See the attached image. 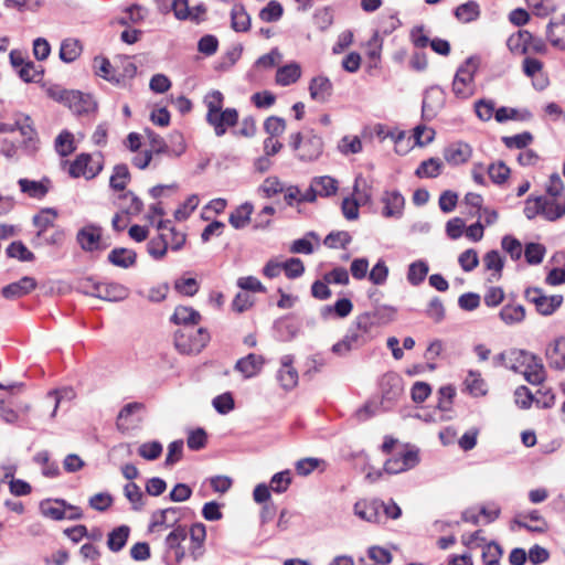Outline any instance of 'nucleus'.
I'll return each mask as SVG.
<instances>
[{"label": "nucleus", "instance_id": "obj_52", "mask_svg": "<svg viewBox=\"0 0 565 565\" xmlns=\"http://www.w3.org/2000/svg\"><path fill=\"white\" fill-rule=\"evenodd\" d=\"M284 192V185L277 177H268L258 188V193L269 199L278 193Z\"/></svg>", "mask_w": 565, "mask_h": 565}, {"label": "nucleus", "instance_id": "obj_12", "mask_svg": "<svg viewBox=\"0 0 565 565\" xmlns=\"http://www.w3.org/2000/svg\"><path fill=\"white\" fill-rule=\"evenodd\" d=\"M445 93L438 86L429 87L424 95L422 105V116L425 120L434 119L445 105Z\"/></svg>", "mask_w": 565, "mask_h": 565}, {"label": "nucleus", "instance_id": "obj_10", "mask_svg": "<svg viewBox=\"0 0 565 565\" xmlns=\"http://www.w3.org/2000/svg\"><path fill=\"white\" fill-rule=\"evenodd\" d=\"M382 404L391 407L403 393V381L396 373H386L380 380Z\"/></svg>", "mask_w": 565, "mask_h": 565}, {"label": "nucleus", "instance_id": "obj_16", "mask_svg": "<svg viewBox=\"0 0 565 565\" xmlns=\"http://www.w3.org/2000/svg\"><path fill=\"white\" fill-rule=\"evenodd\" d=\"M14 130L18 129L23 138V145L29 151H35L38 147V132L33 126V121L28 115H19L13 125Z\"/></svg>", "mask_w": 565, "mask_h": 565}, {"label": "nucleus", "instance_id": "obj_9", "mask_svg": "<svg viewBox=\"0 0 565 565\" xmlns=\"http://www.w3.org/2000/svg\"><path fill=\"white\" fill-rule=\"evenodd\" d=\"M525 298L533 302L536 310L543 316L552 315L563 302V296H545L540 288H529L525 290Z\"/></svg>", "mask_w": 565, "mask_h": 565}, {"label": "nucleus", "instance_id": "obj_39", "mask_svg": "<svg viewBox=\"0 0 565 565\" xmlns=\"http://www.w3.org/2000/svg\"><path fill=\"white\" fill-rule=\"evenodd\" d=\"M129 181L130 172L127 164L120 163L115 166L109 180L110 188L115 191H122Z\"/></svg>", "mask_w": 565, "mask_h": 565}, {"label": "nucleus", "instance_id": "obj_45", "mask_svg": "<svg viewBox=\"0 0 565 565\" xmlns=\"http://www.w3.org/2000/svg\"><path fill=\"white\" fill-rule=\"evenodd\" d=\"M82 52L79 42L75 39H66L62 42L60 49V57L65 63L74 62Z\"/></svg>", "mask_w": 565, "mask_h": 565}, {"label": "nucleus", "instance_id": "obj_18", "mask_svg": "<svg viewBox=\"0 0 565 565\" xmlns=\"http://www.w3.org/2000/svg\"><path fill=\"white\" fill-rule=\"evenodd\" d=\"M545 358L551 369L565 370V337H559L547 345Z\"/></svg>", "mask_w": 565, "mask_h": 565}, {"label": "nucleus", "instance_id": "obj_14", "mask_svg": "<svg viewBox=\"0 0 565 565\" xmlns=\"http://www.w3.org/2000/svg\"><path fill=\"white\" fill-rule=\"evenodd\" d=\"M355 329H351L350 332L353 337H356L358 342L361 345L366 344L369 341L376 337L377 329L380 328L373 320V317L369 312L361 313L356 317L354 322Z\"/></svg>", "mask_w": 565, "mask_h": 565}, {"label": "nucleus", "instance_id": "obj_17", "mask_svg": "<svg viewBox=\"0 0 565 565\" xmlns=\"http://www.w3.org/2000/svg\"><path fill=\"white\" fill-rule=\"evenodd\" d=\"M382 507L384 502L380 500H362L354 504V513L361 520L371 523H380L382 521Z\"/></svg>", "mask_w": 565, "mask_h": 565}, {"label": "nucleus", "instance_id": "obj_27", "mask_svg": "<svg viewBox=\"0 0 565 565\" xmlns=\"http://www.w3.org/2000/svg\"><path fill=\"white\" fill-rule=\"evenodd\" d=\"M137 254L132 249L118 247L108 254V262L114 266L129 268L136 264Z\"/></svg>", "mask_w": 565, "mask_h": 565}, {"label": "nucleus", "instance_id": "obj_53", "mask_svg": "<svg viewBox=\"0 0 565 565\" xmlns=\"http://www.w3.org/2000/svg\"><path fill=\"white\" fill-rule=\"evenodd\" d=\"M475 111L481 121H489L495 114V104L491 99H478L475 103Z\"/></svg>", "mask_w": 565, "mask_h": 565}, {"label": "nucleus", "instance_id": "obj_37", "mask_svg": "<svg viewBox=\"0 0 565 565\" xmlns=\"http://www.w3.org/2000/svg\"><path fill=\"white\" fill-rule=\"evenodd\" d=\"M465 385L469 393L475 397L484 396L488 392V385L486 381L481 377V374L476 371H469Z\"/></svg>", "mask_w": 565, "mask_h": 565}, {"label": "nucleus", "instance_id": "obj_38", "mask_svg": "<svg viewBox=\"0 0 565 565\" xmlns=\"http://www.w3.org/2000/svg\"><path fill=\"white\" fill-rule=\"evenodd\" d=\"M169 248V239L166 233H160L158 236L151 238L147 245L149 255L156 259H162Z\"/></svg>", "mask_w": 565, "mask_h": 565}, {"label": "nucleus", "instance_id": "obj_42", "mask_svg": "<svg viewBox=\"0 0 565 565\" xmlns=\"http://www.w3.org/2000/svg\"><path fill=\"white\" fill-rule=\"evenodd\" d=\"M443 162L438 158H429L423 161L416 169L418 178H436L441 173Z\"/></svg>", "mask_w": 565, "mask_h": 565}, {"label": "nucleus", "instance_id": "obj_6", "mask_svg": "<svg viewBox=\"0 0 565 565\" xmlns=\"http://www.w3.org/2000/svg\"><path fill=\"white\" fill-rule=\"evenodd\" d=\"M418 463V449L404 447L385 461L384 471L397 475L415 468Z\"/></svg>", "mask_w": 565, "mask_h": 565}, {"label": "nucleus", "instance_id": "obj_47", "mask_svg": "<svg viewBox=\"0 0 565 565\" xmlns=\"http://www.w3.org/2000/svg\"><path fill=\"white\" fill-rule=\"evenodd\" d=\"M120 206L126 214L137 215L141 212L143 203L142 201L134 193L126 192L119 196Z\"/></svg>", "mask_w": 565, "mask_h": 565}, {"label": "nucleus", "instance_id": "obj_54", "mask_svg": "<svg viewBox=\"0 0 565 565\" xmlns=\"http://www.w3.org/2000/svg\"><path fill=\"white\" fill-rule=\"evenodd\" d=\"M7 254L9 257L18 258L21 262H32L34 259V254L20 241L11 243L7 248Z\"/></svg>", "mask_w": 565, "mask_h": 565}, {"label": "nucleus", "instance_id": "obj_15", "mask_svg": "<svg viewBox=\"0 0 565 565\" xmlns=\"http://www.w3.org/2000/svg\"><path fill=\"white\" fill-rule=\"evenodd\" d=\"M384 207L382 215L387 218H401L403 215L405 199L396 190L385 191L381 198Z\"/></svg>", "mask_w": 565, "mask_h": 565}, {"label": "nucleus", "instance_id": "obj_25", "mask_svg": "<svg viewBox=\"0 0 565 565\" xmlns=\"http://www.w3.org/2000/svg\"><path fill=\"white\" fill-rule=\"evenodd\" d=\"M190 552L194 559L203 555V545L206 539V527L203 523H194L190 527Z\"/></svg>", "mask_w": 565, "mask_h": 565}, {"label": "nucleus", "instance_id": "obj_50", "mask_svg": "<svg viewBox=\"0 0 565 565\" xmlns=\"http://www.w3.org/2000/svg\"><path fill=\"white\" fill-rule=\"evenodd\" d=\"M55 150L62 157L71 154L75 150L73 134L63 130L55 139Z\"/></svg>", "mask_w": 565, "mask_h": 565}, {"label": "nucleus", "instance_id": "obj_36", "mask_svg": "<svg viewBox=\"0 0 565 565\" xmlns=\"http://www.w3.org/2000/svg\"><path fill=\"white\" fill-rule=\"evenodd\" d=\"M531 40V33L525 30H520L509 36L507 45L514 54H527V45Z\"/></svg>", "mask_w": 565, "mask_h": 565}, {"label": "nucleus", "instance_id": "obj_29", "mask_svg": "<svg viewBox=\"0 0 565 565\" xmlns=\"http://www.w3.org/2000/svg\"><path fill=\"white\" fill-rule=\"evenodd\" d=\"M171 320L175 324L195 326L201 320V315L191 307L178 306L174 309Z\"/></svg>", "mask_w": 565, "mask_h": 565}, {"label": "nucleus", "instance_id": "obj_26", "mask_svg": "<svg viewBox=\"0 0 565 565\" xmlns=\"http://www.w3.org/2000/svg\"><path fill=\"white\" fill-rule=\"evenodd\" d=\"M66 501L62 499L43 500L40 503L41 513L55 521L64 520L66 516Z\"/></svg>", "mask_w": 565, "mask_h": 565}, {"label": "nucleus", "instance_id": "obj_48", "mask_svg": "<svg viewBox=\"0 0 565 565\" xmlns=\"http://www.w3.org/2000/svg\"><path fill=\"white\" fill-rule=\"evenodd\" d=\"M541 200L544 210L543 217L546 221L555 222L565 215V210L562 212L558 209V205H556V203L558 202L557 199L551 196H541Z\"/></svg>", "mask_w": 565, "mask_h": 565}, {"label": "nucleus", "instance_id": "obj_8", "mask_svg": "<svg viewBox=\"0 0 565 565\" xmlns=\"http://www.w3.org/2000/svg\"><path fill=\"white\" fill-rule=\"evenodd\" d=\"M362 186L363 188L366 186V181H365V179L362 178V175H358L354 181L353 190H354V193L359 195V199L355 200V199H351V198H345L342 201L341 210H342L343 216L349 221H353L359 217L360 202L367 203L371 201V196H372L371 192L366 191V190L362 191L361 190Z\"/></svg>", "mask_w": 565, "mask_h": 565}, {"label": "nucleus", "instance_id": "obj_51", "mask_svg": "<svg viewBox=\"0 0 565 565\" xmlns=\"http://www.w3.org/2000/svg\"><path fill=\"white\" fill-rule=\"evenodd\" d=\"M533 141V136L529 131L518 134L514 136L502 137V142L509 149H524Z\"/></svg>", "mask_w": 565, "mask_h": 565}, {"label": "nucleus", "instance_id": "obj_22", "mask_svg": "<svg viewBox=\"0 0 565 565\" xmlns=\"http://www.w3.org/2000/svg\"><path fill=\"white\" fill-rule=\"evenodd\" d=\"M264 365V359L262 355L249 353L246 356L239 359L235 363V371L239 372L245 379L256 376Z\"/></svg>", "mask_w": 565, "mask_h": 565}, {"label": "nucleus", "instance_id": "obj_46", "mask_svg": "<svg viewBox=\"0 0 565 565\" xmlns=\"http://www.w3.org/2000/svg\"><path fill=\"white\" fill-rule=\"evenodd\" d=\"M94 68H95L96 75L105 78L106 81L113 82L116 84L120 83V77L117 76L113 72V66L107 58L99 57V56L95 57L94 58Z\"/></svg>", "mask_w": 565, "mask_h": 565}, {"label": "nucleus", "instance_id": "obj_58", "mask_svg": "<svg viewBox=\"0 0 565 565\" xmlns=\"http://www.w3.org/2000/svg\"><path fill=\"white\" fill-rule=\"evenodd\" d=\"M313 183L316 184L320 196H330L338 190L337 180L329 175L317 178Z\"/></svg>", "mask_w": 565, "mask_h": 565}, {"label": "nucleus", "instance_id": "obj_43", "mask_svg": "<svg viewBox=\"0 0 565 565\" xmlns=\"http://www.w3.org/2000/svg\"><path fill=\"white\" fill-rule=\"evenodd\" d=\"M455 15L465 23L475 21L480 15V7L476 1H468L456 8Z\"/></svg>", "mask_w": 565, "mask_h": 565}, {"label": "nucleus", "instance_id": "obj_4", "mask_svg": "<svg viewBox=\"0 0 565 565\" xmlns=\"http://www.w3.org/2000/svg\"><path fill=\"white\" fill-rule=\"evenodd\" d=\"M477 68H478L477 62L472 57H469L457 70L454 82H452V92L458 98L467 99L473 95V93H475L473 78H475Z\"/></svg>", "mask_w": 565, "mask_h": 565}, {"label": "nucleus", "instance_id": "obj_44", "mask_svg": "<svg viewBox=\"0 0 565 565\" xmlns=\"http://www.w3.org/2000/svg\"><path fill=\"white\" fill-rule=\"evenodd\" d=\"M500 318L507 324L519 323L525 318V309L521 305H505L500 311Z\"/></svg>", "mask_w": 565, "mask_h": 565}, {"label": "nucleus", "instance_id": "obj_5", "mask_svg": "<svg viewBox=\"0 0 565 565\" xmlns=\"http://www.w3.org/2000/svg\"><path fill=\"white\" fill-rule=\"evenodd\" d=\"M103 170L102 154L97 153L92 156L88 153H81L70 164L68 174L72 178H85L90 180L95 178Z\"/></svg>", "mask_w": 565, "mask_h": 565}, {"label": "nucleus", "instance_id": "obj_40", "mask_svg": "<svg viewBox=\"0 0 565 565\" xmlns=\"http://www.w3.org/2000/svg\"><path fill=\"white\" fill-rule=\"evenodd\" d=\"M20 190L34 199H42L46 195L49 189L42 181H33L29 179L19 180Z\"/></svg>", "mask_w": 565, "mask_h": 565}, {"label": "nucleus", "instance_id": "obj_30", "mask_svg": "<svg viewBox=\"0 0 565 565\" xmlns=\"http://www.w3.org/2000/svg\"><path fill=\"white\" fill-rule=\"evenodd\" d=\"M231 26L236 32H246L250 28V17L239 3L234 4L231 10Z\"/></svg>", "mask_w": 565, "mask_h": 565}, {"label": "nucleus", "instance_id": "obj_31", "mask_svg": "<svg viewBox=\"0 0 565 565\" xmlns=\"http://www.w3.org/2000/svg\"><path fill=\"white\" fill-rule=\"evenodd\" d=\"M483 265L487 270L491 271L490 281L501 278L504 260L498 250L488 252L483 256Z\"/></svg>", "mask_w": 565, "mask_h": 565}, {"label": "nucleus", "instance_id": "obj_55", "mask_svg": "<svg viewBox=\"0 0 565 565\" xmlns=\"http://www.w3.org/2000/svg\"><path fill=\"white\" fill-rule=\"evenodd\" d=\"M426 316L436 323H440L446 316V309L438 297H434L427 305L425 310Z\"/></svg>", "mask_w": 565, "mask_h": 565}, {"label": "nucleus", "instance_id": "obj_64", "mask_svg": "<svg viewBox=\"0 0 565 565\" xmlns=\"http://www.w3.org/2000/svg\"><path fill=\"white\" fill-rule=\"evenodd\" d=\"M502 550L497 543H489L483 547L482 558L484 565H499Z\"/></svg>", "mask_w": 565, "mask_h": 565}, {"label": "nucleus", "instance_id": "obj_24", "mask_svg": "<svg viewBox=\"0 0 565 565\" xmlns=\"http://www.w3.org/2000/svg\"><path fill=\"white\" fill-rule=\"evenodd\" d=\"M66 106L73 113L81 115L94 110L96 103L90 95L84 94L79 90H72Z\"/></svg>", "mask_w": 565, "mask_h": 565}, {"label": "nucleus", "instance_id": "obj_21", "mask_svg": "<svg viewBox=\"0 0 565 565\" xmlns=\"http://www.w3.org/2000/svg\"><path fill=\"white\" fill-rule=\"evenodd\" d=\"M546 38L554 47L565 50V15L555 17L550 21Z\"/></svg>", "mask_w": 565, "mask_h": 565}, {"label": "nucleus", "instance_id": "obj_20", "mask_svg": "<svg viewBox=\"0 0 565 565\" xmlns=\"http://www.w3.org/2000/svg\"><path fill=\"white\" fill-rule=\"evenodd\" d=\"M472 154L471 147L466 142H454L444 149V158L451 166L467 162Z\"/></svg>", "mask_w": 565, "mask_h": 565}, {"label": "nucleus", "instance_id": "obj_61", "mask_svg": "<svg viewBox=\"0 0 565 565\" xmlns=\"http://www.w3.org/2000/svg\"><path fill=\"white\" fill-rule=\"evenodd\" d=\"M125 497L132 504L135 510H140L143 505V493L139 486L134 482H129L124 488Z\"/></svg>", "mask_w": 565, "mask_h": 565}, {"label": "nucleus", "instance_id": "obj_57", "mask_svg": "<svg viewBox=\"0 0 565 565\" xmlns=\"http://www.w3.org/2000/svg\"><path fill=\"white\" fill-rule=\"evenodd\" d=\"M353 309V305L350 299H339L333 306H327L322 310V315L327 316L334 312L339 318L348 317Z\"/></svg>", "mask_w": 565, "mask_h": 565}, {"label": "nucleus", "instance_id": "obj_62", "mask_svg": "<svg viewBox=\"0 0 565 565\" xmlns=\"http://www.w3.org/2000/svg\"><path fill=\"white\" fill-rule=\"evenodd\" d=\"M488 174L492 182L497 184H501L507 181L510 174V169L507 167V164L502 161H499L497 163H492L488 168Z\"/></svg>", "mask_w": 565, "mask_h": 565}, {"label": "nucleus", "instance_id": "obj_34", "mask_svg": "<svg viewBox=\"0 0 565 565\" xmlns=\"http://www.w3.org/2000/svg\"><path fill=\"white\" fill-rule=\"evenodd\" d=\"M253 211V204L245 202L230 214V224L236 230L244 228L249 223Z\"/></svg>", "mask_w": 565, "mask_h": 565}, {"label": "nucleus", "instance_id": "obj_60", "mask_svg": "<svg viewBox=\"0 0 565 565\" xmlns=\"http://www.w3.org/2000/svg\"><path fill=\"white\" fill-rule=\"evenodd\" d=\"M277 379L284 390L290 391L298 383V372L295 367L280 369Z\"/></svg>", "mask_w": 565, "mask_h": 565}, {"label": "nucleus", "instance_id": "obj_11", "mask_svg": "<svg viewBox=\"0 0 565 565\" xmlns=\"http://www.w3.org/2000/svg\"><path fill=\"white\" fill-rule=\"evenodd\" d=\"M88 284L84 285L83 292L106 301H121L128 297V289L116 282H102L95 286L94 290H89Z\"/></svg>", "mask_w": 565, "mask_h": 565}, {"label": "nucleus", "instance_id": "obj_2", "mask_svg": "<svg viewBox=\"0 0 565 565\" xmlns=\"http://www.w3.org/2000/svg\"><path fill=\"white\" fill-rule=\"evenodd\" d=\"M289 145L296 152V157L303 162L319 159L323 151L322 138L313 130L292 134Z\"/></svg>", "mask_w": 565, "mask_h": 565}, {"label": "nucleus", "instance_id": "obj_63", "mask_svg": "<svg viewBox=\"0 0 565 565\" xmlns=\"http://www.w3.org/2000/svg\"><path fill=\"white\" fill-rule=\"evenodd\" d=\"M285 129V119L277 116H270L264 122V130L268 134V137H279L284 134Z\"/></svg>", "mask_w": 565, "mask_h": 565}, {"label": "nucleus", "instance_id": "obj_23", "mask_svg": "<svg viewBox=\"0 0 565 565\" xmlns=\"http://www.w3.org/2000/svg\"><path fill=\"white\" fill-rule=\"evenodd\" d=\"M333 85L326 76L313 77L309 84L310 97L319 103H326L332 95Z\"/></svg>", "mask_w": 565, "mask_h": 565}, {"label": "nucleus", "instance_id": "obj_32", "mask_svg": "<svg viewBox=\"0 0 565 565\" xmlns=\"http://www.w3.org/2000/svg\"><path fill=\"white\" fill-rule=\"evenodd\" d=\"M56 218L57 212L52 207L43 209L39 214L34 215L33 224L38 227V237L44 236L47 228L54 225Z\"/></svg>", "mask_w": 565, "mask_h": 565}, {"label": "nucleus", "instance_id": "obj_59", "mask_svg": "<svg viewBox=\"0 0 565 565\" xmlns=\"http://www.w3.org/2000/svg\"><path fill=\"white\" fill-rule=\"evenodd\" d=\"M545 247L539 243H530L525 246L524 256L530 265H537L542 263L545 255Z\"/></svg>", "mask_w": 565, "mask_h": 565}, {"label": "nucleus", "instance_id": "obj_49", "mask_svg": "<svg viewBox=\"0 0 565 565\" xmlns=\"http://www.w3.org/2000/svg\"><path fill=\"white\" fill-rule=\"evenodd\" d=\"M19 77L25 83H38L41 81L43 70L40 65H35L32 61H28L25 65L17 72Z\"/></svg>", "mask_w": 565, "mask_h": 565}, {"label": "nucleus", "instance_id": "obj_28", "mask_svg": "<svg viewBox=\"0 0 565 565\" xmlns=\"http://www.w3.org/2000/svg\"><path fill=\"white\" fill-rule=\"evenodd\" d=\"M544 196H551L557 199L558 209L563 212L565 210V186L557 173H553L550 177L548 183L546 185V194Z\"/></svg>", "mask_w": 565, "mask_h": 565}, {"label": "nucleus", "instance_id": "obj_35", "mask_svg": "<svg viewBox=\"0 0 565 565\" xmlns=\"http://www.w3.org/2000/svg\"><path fill=\"white\" fill-rule=\"evenodd\" d=\"M130 529L127 525H120L108 534L107 546L111 552H119L124 548L129 537Z\"/></svg>", "mask_w": 565, "mask_h": 565}, {"label": "nucleus", "instance_id": "obj_56", "mask_svg": "<svg viewBox=\"0 0 565 565\" xmlns=\"http://www.w3.org/2000/svg\"><path fill=\"white\" fill-rule=\"evenodd\" d=\"M282 12V6L278 1L271 0L260 10L259 18L265 22H275L281 18Z\"/></svg>", "mask_w": 565, "mask_h": 565}, {"label": "nucleus", "instance_id": "obj_3", "mask_svg": "<svg viewBox=\"0 0 565 565\" xmlns=\"http://www.w3.org/2000/svg\"><path fill=\"white\" fill-rule=\"evenodd\" d=\"M510 361L518 363V366H524L522 371L525 380L533 385L542 384L546 379V372L544 365L536 355L519 350L510 352Z\"/></svg>", "mask_w": 565, "mask_h": 565}, {"label": "nucleus", "instance_id": "obj_41", "mask_svg": "<svg viewBox=\"0 0 565 565\" xmlns=\"http://www.w3.org/2000/svg\"><path fill=\"white\" fill-rule=\"evenodd\" d=\"M428 270H429L428 264L424 260H416V262L412 263L408 266V271H407L408 282L413 286L420 285L425 280V278L428 274Z\"/></svg>", "mask_w": 565, "mask_h": 565}, {"label": "nucleus", "instance_id": "obj_13", "mask_svg": "<svg viewBox=\"0 0 565 565\" xmlns=\"http://www.w3.org/2000/svg\"><path fill=\"white\" fill-rule=\"evenodd\" d=\"M76 241L85 252L102 250L106 246L102 244V227L95 224H87L76 234Z\"/></svg>", "mask_w": 565, "mask_h": 565}, {"label": "nucleus", "instance_id": "obj_1", "mask_svg": "<svg viewBox=\"0 0 565 565\" xmlns=\"http://www.w3.org/2000/svg\"><path fill=\"white\" fill-rule=\"evenodd\" d=\"M224 96L220 90H213L204 97L206 105V121L214 128L217 137L223 136L228 127L237 124L238 113L235 108H223Z\"/></svg>", "mask_w": 565, "mask_h": 565}, {"label": "nucleus", "instance_id": "obj_7", "mask_svg": "<svg viewBox=\"0 0 565 565\" xmlns=\"http://www.w3.org/2000/svg\"><path fill=\"white\" fill-rule=\"evenodd\" d=\"M210 340L209 332L199 328L195 331L182 332L175 337V347L185 354L199 353Z\"/></svg>", "mask_w": 565, "mask_h": 565}, {"label": "nucleus", "instance_id": "obj_19", "mask_svg": "<svg viewBox=\"0 0 565 565\" xmlns=\"http://www.w3.org/2000/svg\"><path fill=\"white\" fill-rule=\"evenodd\" d=\"M36 286V280L33 277L24 276L20 280L4 286L1 294L7 299H18L33 291Z\"/></svg>", "mask_w": 565, "mask_h": 565}, {"label": "nucleus", "instance_id": "obj_33", "mask_svg": "<svg viewBox=\"0 0 565 565\" xmlns=\"http://www.w3.org/2000/svg\"><path fill=\"white\" fill-rule=\"evenodd\" d=\"M301 76V68L297 63H290L279 67L276 73V83L281 86H288L296 83Z\"/></svg>", "mask_w": 565, "mask_h": 565}]
</instances>
